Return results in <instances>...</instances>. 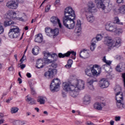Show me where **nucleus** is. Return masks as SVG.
Listing matches in <instances>:
<instances>
[{"label": "nucleus", "instance_id": "1", "mask_svg": "<svg viewBox=\"0 0 125 125\" xmlns=\"http://www.w3.org/2000/svg\"><path fill=\"white\" fill-rule=\"evenodd\" d=\"M64 17L62 18L63 25L67 29L71 30L75 27V19H76V14L73 8L68 7L64 9Z\"/></svg>", "mask_w": 125, "mask_h": 125}, {"label": "nucleus", "instance_id": "2", "mask_svg": "<svg viewBox=\"0 0 125 125\" xmlns=\"http://www.w3.org/2000/svg\"><path fill=\"white\" fill-rule=\"evenodd\" d=\"M4 27H7V26H13L14 27L10 29L8 33V36L10 39H16L20 36V30L17 26H14V22L12 21H6L3 22Z\"/></svg>", "mask_w": 125, "mask_h": 125}, {"label": "nucleus", "instance_id": "3", "mask_svg": "<svg viewBox=\"0 0 125 125\" xmlns=\"http://www.w3.org/2000/svg\"><path fill=\"white\" fill-rule=\"evenodd\" d=\"M121 42L122 40L119 37H117L114 39H112L110 37H106L104 40V44L108 46L109 49L120 45Z\"/></svg>", "mask_w": 125, "mask_h": 125}, {"label": "nucleus", "instance_id": "4", "mask_svg": "<svg viewBox=\"0 0 125 125\" xmlns=\"http://www.w3.org/2000/svg\"><path fill=\"white\" fill-rule=\"evenodd\" d=\"M44 55V61L45 64H50L56 61L58 59V56L56 53L43 52Z\"/></svg>", "mask_w": 125, "mask_h": 125}, {"label": "nucleus", "instance_id": "5", "mask_svg": "<svg viewBox=\"0 0 125 125\" xmlns=\"http://www.w3.org/2000/svg\"><path fill=\"white\" fill-rule=\"evenodd\" d=\"M61 82L58 79H54L50 85V89L52 92H57L59 90Z\"/></svg>", "mask_w": 125, "mask_h": 125}, {"label": "nucleus", "instance_id": "6", "mask_svg": "<svg viewBox=\"0 0 125 125\" xmlns=\"http://www.w3.org/2000/svg\"><path fill=\"white\" fill-rule=\"evenodd\" d=\"M75 86V91H79L84 88V82L82 80L76 81V83L74 85Z\"/></svg>", "mask_w": 125, "mask_h": 125}, {"label": "nucleus", "instance_id": "7", "mask_svg": "<svg viewBox=\"0 0 125 125\" xmlns=\"http://www.w3.org/2000/svg\"><path fill=\"white\" fill-rule=\"evenodd\" d=\"M6 6L8 8H11V9H16L18 7V2L17 0H12L8 1L6 3Z\"/></svg>", "mask_w": 125, "mask_h": 125}, {"label": "nucleus", "instance_id": "8", "mask_svg": "<svg viewBox=\"0 0 125 125\" xmlns=\"http://www.w3.org/2000/svg\"><path fill=\"white\" fill-rule=\"evenodd\" d=\"M57 73V70L56 69H49V70L46 72L44 74V77L47 78V79H51L53 78L56 73Z\"/></svg>", "mask_w": 125, "mask_h": 125}, {"label": "nucleus", "instance_id": "9", "mask_svg": "<svg viewBox=\"0 0 125 125\" xmlns=\"http://www.w3.org/2000/svg\"><path fill=\"white\" fill-rule=\"evenodd\" d=\"M62 88L65 91H71V90H75V86L74 85L69 84L68 83H63L62 84Z\"/></svg>", "mask_w": 125, "mask_h": 125}, {"label": "nucleus", "instance_id": "10", "mask_svg": "<svg viewBox=\"0 0 125 125\" xmlns=\"http://www.w3.org/2000/svg\"><path fill=\"white\" fill-rule=\"evenodd\" d=\"M97 12V9H96L95 4H94L92 2H89L88 4V9L85 11V12L94 13Z\"/></svg>", "mask_w": 125, "mask_h": 125}, {"label": "nucleus", "instance_id": "11", "mask_svg": "<svg viewBox=\"0 0 125 125\" xmlns=\"http://www.w3.org/2000/svg\"><path fill=\"white\" fill-rule=\"evenodd\" d=\"M117 26L112 23H107L105 24V29L107 31L114 32Z\"/></svg>", "mask_w": 125, "mask_h": 125}, {"label": "nucleus", "instance_id": "12", "mask_svg": "<svg viewBox=\"0 0 125 125\" xmlns=\"http://www.w3.org/2000/svg\"><path fill=\"white\" fill-rule=\"evenodd\" d=\"M93 13L90 12H85V13L86 18L88 22H90V23H92L94 21L95 18Z\"/></svg>", "mask_w": 125, "mask_h": 125}, {"label": "nucleus", "instance_id": "13", "mask_svg": "<svg viewBox=\"0 0 125 125\" xmlns=\"http://www.w3.org/2000/svg\"><path fill=\"white\" fill-rule=\"evenodd\" d=\"M100 87L102 88H106L109 86V82L106 80V79L103 78L99 83Z\"/></svg>", "mask_w": 125, "mask_h": 125}, {"label": "nucleus", "instance_id": "14", "mask_svg": "<svg viewBox=\"0 0 125 125\" xmlns=\"http://www.w3.org/2000/svg\"><path fill=\"white\" fill-rule=\"evenodd\" d=\"M50 21L53 24H57L58 23L60 29H64V26H62V24H61V22H60V20L57 17H52L50 19Z\"/></svg>", "mask_w": 125, "mask_h": 125}, {"label": "nucleus", "instance_id": "15", "mask_svg": "<svg viewBox=\"0 0 125 125\" xmlns=\"http://www.w3.org/2000/svg\"><path fill=\"white\" fill-rule=\"evenodd\" d=\"M12 16L11 17V19L15 20L17 19V20H19L20 21H22V22H24L25 20V19H27V16L26 15H24L22 18H17L16 17V12H13L12 13Z\"/></svg>", "mask_w": 125, "mask_h": 125}, {"label": "nucleus", "instance_id": "16", "mask_svg": "<svg viewBox=\"0 0 125 125\" xmlns=\"http://www.w3.org/2000/svg\"><path fill=\"white\" fill-rule=\"evenodd\" d=\"M95 3L98 8H102L103 10H105V5L103 3V0H95Z\"/></svg>", "mask_w": 125, "mask_h": 125}, {"label": "nucleus", "instance_id": "17", "mask_svg": "<svg viewBox=\"0 0 125 125\" xmlns=\"http://www.w3.org/2000/svg\"><path fill=\"white\" fill-rule=\"evenodd\" d=\"M91 66L92 67V76H97L98 75V65H91Z\"/></svg>", "mask_w": 125, "mask_h": 125}, {"label": "nucleus", "instance_id": "18", "mask_svg": "<svg viewBox=\"0 0 125 125\" xmlns=\"http://www.w3.org/2000/svg\"><path fill=\"white\" fill-rule=\"evenodd\" d=\"M92 66L91 65L88 66L86 69L85 70V75L88 77L92 76Z\"/></svg>", "mask_w": 125, "mask_h": 125}, {"label": "nucleus", "instance_id": "19", "mask_svg": "<svg viewBox=\"0 0 125 125\" xmlns=\"http://www.w3.org/2000/svg\"><path fill=\"white\" fill-rule=\"evenodd\" d=\"M43 61L42 59H38L36 64V67L38 68V69H42L43 68Z\"/></svg>", "mask_w": 125, "mask_h": 125}, {"label": "nucleus", "instance_id": "20", "mask_svg": "<svg viewBox=\"0 0 125 125\" xmlns=\"http://www.w3.org/2000/svg\"><path fill=\"white\" fill-rule=\"evenodd\" d=\"M26 97V99L25 100L27 101V102H29L28 104H29V105H34L36 104V100H35L33 98L29 97V95H27Z\"/></svg>", "mask_w": 125, "mask_h": 125}, {"label": "nucleus", "instance_id": "21", "mask_svg": "<svg viewBox=\"0 0 125 125\" xmlns=\"http://www.w3.org/2000/svg\"><path fill=\"white\" fill-rule=\"evenodd\" d=\"M75 30L77 33H80L81 31H82V24H81V21H77L75 27Z\"/></svg>", "mask_w": 125, "mask_h": 125}, {"label": "nucleus", "instance_id": "22", "mask_svg": "<svg viewBox=\"0 0 125 125\" xmlns=\"http://www.w3.org/2000/svg\"><path fill=\"white\" fill-rule=\"evenodd\" d=\"M87 55H88V53L85 49H83L81 51L80 56L81 58H87Z\"/></svg>", "mask_w": 125, "mask_h": 125}, {"label": "nucleus", "instance_id": "23", "mask_svg": "<svg viewBox=\"0 0 125 125\" xmlns=\"http://www.w3.org/2000/svg\"><path fill=\"white\" fill-rule=\"evenodd\" d=\"M113 5L112 3H108L107 6L104 7V10H103L104 11V12L107 13L111 11L112 9H113Z\"/></svg>", "mask_w": 125, "mask_h": 125}, {"label": "nucleus", "instance_id": "24", "mask_svg": "<svg viewBox=\"0 0 125 125\" xmlns=\"http://www.w3.org/2000/svg\"><path fill=\"white\" fill-rule=\"evenodd\" d=\"M123 100L116 101V105L118 109H123L125 107V104H124Z\"/></svg>", "mask_w": 125, "mask_h": 125}, {"label": "nucleus", "instance_id": "25", "mask_svg": "<svg viewBox=\"0 0 125 125\" xmlns=\"http://www.w3.org/2000/svg\"><path fill=\"white\" fill-rule=\"evenodd\" d=\"M115 99L116 101L124 100V97H123V93H116Z\"/></svg>", "mask_w": 125, "mask_h": 125}, {"label": "nucleus", "instance_id": "26", "mask_svg": "<svg viewBox=\"0 0 125 125\" xmlns=\"http://www.w3.org/2000/svg\"><path fill=\"white\" fill-rule=\"evenodd\" d=\"M45 97L39 96L37 99V102H39L41 104H43L45 103Z\"/></svg>", "mask_w": 125, "mask_h": 125}, {"label": "nucleus", "instance_id": "27", "mask_svg": "<svg viewBox=\"0 0 125 125\" xmlns=\"http://www.w3.org/2000/svg\"><path fill=\"white\" fill-rule=\"evenodd\" d=\"M83 103L85 105H88L90 103V97L85 95L83 98Z\"/></svg>", "mask_w": 125, "mask_h": 125}, {"label": "nucleus", "instance_id": "28", "mask_svg": "<svg viewBox=\"0 0 125 125\" xmlns=\"http://www.w3.org/2000/svg\"><path fill=\"white\" fill-rule=\"evenodd\" d=\"M103 107L104 106H102V104L99 102L96 103L94 104V109H96V110H102Z\"/></svg>", "mask_w": 125, "mask_h": 125}, {"label": "nucleus", "instance_id": "29", "mask_svg": "<svg viewBox=\"0 0 125 125\" xmlns=\"http://www.w3.org/2000/svg\"><path fill=\"white\" fill-rule=\"evenodd\" d=\"M35 42L41 43V42H42V35L41 34H38L37 37L35 39Z\"/></svg>", "mask_w": 125, "mask_h": 125}, {"label": "nucleus", "instance_id": "30", "mask_svg": "<svg viewBox=\"0 0 125 125\" xmlns=\"http://www.w3.org/2000/svg\"><path fill=\"white\" fill-rule=\"evenodd\" d=\"M39 51H40V47L39 46H35L32 49V53L34 55H38Z\"/></svg>", "mask_w": 125, "mask_h": 125}, {"label": "nucleus", "instance_id": "31", "mask_svg": "<svg viewBox=\"0 0 125 125\" xmlns=\"http://www.w3.org/2000/svg\"><path fill=\"white\" fill-rule=\"evenodd\" d=\"M99 103L100 104H101L103 107H104V106H106V101H105L104 98L100 97L99 98Z\"/></svg>", "mask_w": 125, "mask_h": 125}, {"label": "nucleus", "instance_id": "32", "mask_svg": "<svg viewBox=\"0 0 125 125\" xmlns=\"http://www.w3.org/2000/svg\"><path fill=\"white\" fill-rule=\"evenodd\" d=\"M96 39H92L91 43L90 49L91 51H93L95 49V45H96V43H95Z\"/></svg>", "mask_w": 125, "mask_h": 125}, {"label": "nucleus", "instance_id": "33", "mask_svg": "<svg viewBox=\"0 0 125 125\" xmlns=\"http://www.w3.org/2000/svg\"><path fill=\"white\" fill-rule=\"evenodd\" d=\"M118 12L121 14H125V5H123L119 8Z\"/></svg>", "mask_w": 125, "mask_h": 125}, {"label": "nucleus", "instance_id": "34", "mask_svg": "<svg viewBox=\"0 0 125 125\" xmlns=\"http://www.w3.org/2000/svg\"><path fill=\"white\" fill-rule=\"evenodd\" d=\"M114 91L116 93H123L122 92V87L120 85L116 86L115 88H114Z\"/></svg>", "mask_w": 125, "mask_h": 125}, {"label": "nucleus", "instance_id": "35", "mask_svg": "<svg viewBox=\"0 0 125 125\" xmlns=\"http://www.w3.org/2000/svg\"><path fill=\"white\" fill-rule=\"evenodd\" d=\"M95 82H97V80L96 78H91L87 79V83L89 85L92 84L93 83H95Z\"/></svg>", "mask_w": 125, "mask_h": 125}, {"label": "nucleus", "instance_id": "36", "mask_svg": "<svg viewBox=\"0 0 125 125\" xmlns=\"http://www.w3.org/2000/svg\"><path fill=\"white\" fill-rule=\"evenodd\" d=\"M59 34V29L57 28H56L54 30H52V34L54 36H57Z\"/></svg>", "mask_w": 125, "mask_h": 125}, {"label": "nucleus", "instance_id": "37", "mask_svg": "<svg viewBox=\"0 0 125 125\" xmlns=\"http://www.w3.org/2000/svg\"><path fill=\"white\" fill-rule=\"evenodd\" d=\"M69 55V53H66L65 54H62V53H60L58 54V58H64L65 57H68V55Z\"/></svg>", "mask_w": 125, "mask_h": 125}, {"label": "nucleus", "instance_id": "38", "mask_svg": "<svg viewBox=\"0 0 125 125\" xmlns=\"http://www.w3.org/2000/svg\"><path fill=\"white\" fill-rule=\"evenodd\" d=\"M77 92L78 91H76V90H73L70 91V96H72V97H76L77 94Z\"/></svg>", "mask_w": 125, "mask_h": 125}, {"label": "nucleus", "instance_id": "39", "mask_svg": "<svg viewBox=\"0 0 125 125\" xmlns=\"http://www.w3.org/2000/svg\"><path fill=\"white\" fill-rule=\"evenodd\" d=\"M103 62H104V63H106L105 64L107 65L108 66H110V65H111V64L112 63V62H111L110 61H107L106 60V57L105 56L103 57Z\"/></svg>", "mask_w": 125, "mask_h": 125}, {"label": "nucleus", "instance_id": "40", "mask_svg": "<svg viewBox=\"0 0 125 125\" xmlns=\"http://www.w3.org/2000/svg\"><path fill=\"white\" fill-rule=\"evenodd\" d=\"M19 110V108H18V107H13L11 108V113L12 114H15L16 113H17L18 112Z\"/></svg>", "mask_w": 125, "mask_h": 125}, {"label": "nucleus", "instance_id": "41", "mask_svg": "<svg viewBox=\"0 0 125 125\" xmlns=\"http://www.w3.org/2000/svg\"><path fill=\"white\" fill-rule=\"evenodd\" d=\"M102 35L99 34L97 36L96 38H94L93 39V40L95 39L96 41H95V42L96 43V42H97L99 41H101L102 40Z\"/></svg>", "mask_w": 125, "mask_h": 125}, {"label": "nucleus", "instance_id": "42", "mask_svg": "<svg viewBox=\"0 0 125 125\" xmlns=\"http://www.w3.org/2000/svg\"><path fill=\"white\" fill-rule=\"evenodd\" d=\"M45 32L47 36H50V34H52V29H51L50 28H46L45 29Z\"/></svg>", "mask_w": 125, "mask_h": 125}, {"label": "nucleus", "instance_id": "43", "mask_svg": "<svg viewBox=\"0 0 125 125\" xmlns=\"http://www.w3.org/2000/svg\"><path fill=\"white\" fill-rule=\"evenodd\" d=\"M115 35H121L123 33V30L120 28L116 29L115 31L113 32Z\"/></svg>", "mask_w": 125, "mask_h": 125}, {"label": "nucleus", "instance_id": "44", "mask_svg": "<svg viewBox=\"0 0 125 125\" xmlns=\"http://www.w3.org/2000/svg\"><path fill=\"white\" fill-rule=\"evenodd\" d=\"M22 122L20 120H16L13 122L14 125H22Z\"/></svg>", "mask_w": 125, "mask_h": 125}, {"label": "nucleus", "instance_id": "45", "mask_svg": "<svg viewBox=\"0 0 125 125\" xmlns=\"http://www.w3.org/2000/svg\"><path fill=\"white\" fill-rule=\"evenodd\" d=\"M67 53H68V57L70 56V54H72V56H76V52H74L73 51H68Z\"/></svg>", "mask_w": 125, "mask_h": 125}, {"label": "nucleus", "instance_id": "46", "mask_svg": "<svg viewBox=\"0 0 125 125\" xmlns=\"http://www.w3.org/2000/svg\"><path fill=\"white\" fill-rule=\"evenodd\" d=\"M103 69H104L105 71H108V69H109V65L107 64H104L102 66Z\"/></svg>", "mask_w": 125, "mask_h": 125}, {"label": "nucleus", "instance_id": "47", "mask_svg": "<svg viewBox=\"0 0 125 125\" xmlns=\"http://www.w3.org/2000/svg\"><path fill=\"white\" fill-rule=\"evenodd\" d=\"M25 60H26V57H25V55H23L21 59L20 60V62H21V65L23 63V62L25 61Z\"/></svg>", "mask_w": 125, "mask_h": 125}, {"label": "nucleus", "instance_id": "48", "mask_svg": "<svg viewBox=\"0 0 125 125\" xmlns=\"http://www.w3.org/2000/svg\"><path fill=\"white\" fill-rule=\"evenodd\" d=\"M115 19H116L117 24H119V25H123V22H120V19H119V18L116 17Z\"/></svg>", "mask_w": 125, "mask_h": 125}, {"label": "nucleus", "instance_id": "49", "mask_svg": "<svg viewBox=\"0 0 125 125\" xmlns=\"http://www.w3.org/2000/svg\"><path fill=\"white\" fill-rule=\"evenodd\" d=\"M4 32V28H3V26L2 25H0V34H2Z\"/></svg>", "mask_w": 125, "mask_h": 125}, {"label": "nucleus", "instance_id": "50", "mask_svg": "<svg viewBox=\"0 0 125 125\" xmlns=\"http://www.w3.org/2000/svg\"><path fill=\"white\" fill-rule=\"evenodd\" d=\"M116 70L117 72H121V67H120V65L118 64L116 66Z\"/></svg>", "mask_w": 125, "mask_h": 125}, {"label": "nucleus", "instance_id": "51", "mask_svg": "<svg viewBox=\"0 0 125 125\" xmlns=\"http://www.w3.org/2000/svg\"><path fill=\"white\" fill-rule=\"evenodd\" d=\"M30 88H31L32 94H33V95L34 94H36V92L35 91L34 88L33 87H32V86H30Z\"/></svg>", "mask_w": 125, "mask_h": 125}, {"label": "nucleus", "instance_id": "52", "mask_svg": "<svg viewBox=\"0 0 125 125\" xmlns=\"http://www.w3.org/2000/svg\"><path fill=\"white\" fill-rule=\"evenodd\" d=\"M115 120L116 122H119L121 121V116H116L115 117Z\"/></svg>", "mask_w": 125, "mask_h": 125}, {"label": "nucleus", "instance_id": "53", "mask_svg": "<svg viewBox=\"0 0 125 125\" xmlns=\"http://www.w3.org/2000/svg\"><path fill=\"white\" fill-rule=\"evenodd\" d=\"M89 89L91 90H93L94 89V87H93V85L91 84L88 85Z\"/></svg>", "mask_w": 125, "mask_h": 125}, {"label": "nucleus", "instance_id": "54", "mask_svg": "<svg viewBox=\"0 0 125 125\" xmlns=\"http://www.w3.org/2000/svg\"><path fill=\"white\" fill-rule=\"evenodd\" d=\"M50 9V5L47 6L45 8V12H48V11H49Z\"/></svg>", "mask_w": 125, "mask_h": 125}, {"label": "nucleus", "instance_id": "55", "mask_svg": "<svg viewBox=\"0 0 125 125\" xmlns=\"http://www.w3.org/2000/svg\"><path fill=\"white\" fill-rule=\"evenodd\" d=\"M67 64L72 65V64H73V60L69 59L67 62Z\"/></svg>", "mask_w": 125, "mask_h": 125}, {"label": "nucleus", "instance_id": "56", "mask_svg": "<svg viewBox=\"0 0 125 125\" xmlns=\"http://www.w3.org/2000/svg\"><path fill=\"white\" fill-rule=\"evenodd\" d=\"M65 67H66L67 69H70V68L72 67V65L67 63L66 65H65Z\"/></svg>", "mask_w": 125, "mask_h": 125}, {"label": "nucleus", "instance_id": "57", "mask_svg": "<svg viewBox=\"0 0 125 125\" xmlns=\"http://www.w3.org/2000/svg\"><path fill=\"white\" fill-rule=\"evenodd\" d=\"M20 67H21V69H23L24 68H25V67H26V64H21L20 66Z\"/></svg>", "mask_w": 125, "mask_h": 125}, {"label": "nucleus", "instance_id": "58", "mask_svg": "<svg viewBox=\"0 0 125 125\" xmlns=\"http://www.w3.org/2000/svg\"><path fill=\"white\" fill-rule=\"evenodd\" d=\"M18 81L19 83L20 84L22 83V79H21V78H19L18 79Z\"/></svg>", "mask_w": 125, "mask_h": 125}, {"label": "nucleus", "instance_id": "59", "mask_svg": "<svg viewBox=\"0 0 125 125\" xmlns=\"http://www.w3.org/2000/svg\"><path fill=\"white\" fill-rule=\"evenodd\" d=\"M26 76L27 78H31V77H32V75H31V73H27Z\"/></svg>", "mask_w": 125, "mask_h": 125}, {"label": "nucleus", "instance_id": "60", "mask_svg": "<svg viewBox=\"0 0 125 125\" xmlns=\"http://www.w3.org/2000/svg\"><path fill=\"white\" fill-rule=\"evenodd\" d=\"M86 125H93V123H91V122H86Z\"/></svg>", "mask_w": 125, "mask_h": 125}, {"label": "nucleus", "instance_id": "61", "mask_svg": "<svg viewBox=\"0 0 125 125\" xmlns=\"http://www.w3.org/2000/svg\"><path fill=\"white\" fill-rule=\"evenodd\" d=\"M114 124H115V121L113 120H111L110 122V125H114Z\"/></svg>", "mask_w": 125, "mask_h": 125}, {"label": "nucleus", "instance_id": "62", "mask_svg": "<svg viewBox=\"0 0 125 125\" xmlns=\"http://www.w3.org/2000/svg\"><path fill=\"white\" fill-rule=\"evenodd\" d=\"M51 66H52V67H53V68H56V67H57V65L54 63H52L51 64Z\"/></svg>", "mask_w": 125, "mask_h": 125}, {"label": "nucleus", "instance_id": "63", "mask_svg": "<svg viewBox=\"0 0 125 125\" xmlns=\"http://www.w3.org/2000/svg\"><path fill=\"white\" fill-rule=\"evenodd\" d=\"M4 122V119L0 120V125L3 124Z\"/></svg>", "mask_w": 125, "mask_h": 125}, {"label": "nucleus", "instance_id": "64", "mask_svg": "<svg viewBox=\"0 0 125 125\" xmlns=\"http://www.w3.org/2000/svg\"><path fill=\"white\" fill-rule=\"evenodd\" d=\"M8 70H9V71H12L13 70V67L11 66V67H9Z\"/></svg>", "mask_w": 125, "mask_h": 125}]
</instances>
